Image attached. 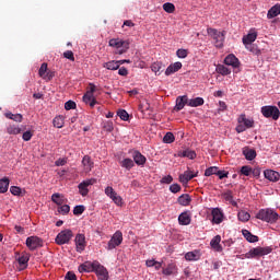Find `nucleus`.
Returning <instances> with one entry per match:
<instances>
[{
    "label": "nucleus",
    "mask_w": 280,
    "mask_h": 280,
    "mask_svg": "<svg viewBox=\"0 0 280 280\" xmlns=\"http://www.w3.org/2000/svg\"><path fill=\"white\" fill-rule=\"evenodd\" d=\"M256 218L262 222H268V224H275L277 220H279V213L270 208H267L259 210Z\"/></svg>",
    "instance_id": "nucleus-1"
},
{
    "label": "nucleus",
    "mask_w": 280,
    "mask_h": 280,
    "mask_svg": "<svg viewBox=\"0 0 280 280\" xmlns=\"http://www.w3.org/2000/svg\"><path fill=\"white\" fill-rule=\"evenodd\" d=\"M261 115L266 117V119H273V121L279 120L280 110L279 107L272 105L262 106L260 109Z\"/></svg>",
    "instance_id": "nucleus-2"
},
{
    "label": "nucleus",
    "mask_w": 280,
    "mask_h": 280,
    "mask_svg": "<svg viewBox=\"0 0 280 280\" xmlns=\"http://www.w3.org/2000/svg\"><path fill=\"white\" fill-rule=\"evenodd\" d=\"M109 47L118 49V54L120 55L126 54L128 49H130V42L120 38H112L109 39Z\"/></svg>",
    "instance_id": "nucleus-3"
},
{
    "label": "nucleus",
    "mask_w": 280,
    "mask_h": 280,
    "mask_svg": "<svg viewBox=\"0 0 280 280\" xmlns=\"http://www.w3.org/2000/svg\"><path fill=\"white\" fill-rule=\"evenodd\" d=\"M207 32L208 36H211V38H213L215 47H218L219 49H221V47H224V32H220L215 28H208Z\"/></svg>",
    "instance_id": "nucleus-4"
},
{
    "label": "nucleus",
    "mask_w": 280,
    "mask_h": 280,
    "mask_svg": "<svg viewBox=\"0 0 280 280\" xmlns=\"http://www.w3.org/2000/svg\"><path fill=\"white\" fill-rule=\"evenodd\" d=\"M270 253H272V248L271 247H256V248H252L246 255L245 257L247 259H253L255 257H264L265 255H270Z\"/></svg>",
    "instance_id": "nucleus-5"
},
{
    "label": "nucleus",
    "mask_w": 280,
    "mask_h": 280,
    "mask_svg": "<svg viewBox=\"0 0 280 280\" xmlns=\"http://www.w3.org/2000/svg\"><path fill=\"white\" fill-rule=\"evenodd\" d=\"M73 237V231L67 229L61 231L55 238L56 244H58V246H62L65 244H69V242H71Z\"/></svg>",
    "instance_id": "nucleus-6"
},
{
    "label": "nucleus",
    "mask_w": 280,
    "mask_h": 280,
    "mask_svg": "<svg viewBox=\"0 0 280 280\" xmlns=\"http://www.w3.org/2000/svg\"><path fill=\"white\" fill-rule=\"evenodd\" d=\"M124 242V234L121 231H116L107 244V250L115 249L116 246H120Z\"/></svg>",
    "instance_id": "nucleus-7"
},
{
    "label": "nucleus",
    "mask_w": 280,
    "mask_h": 280,
    "mask_svg": "<svg viewBox=\"0 0 280 280\" xmlns=\"http://www.w3.org/2000/svg\"><path fill=\"white\" fill-rule=\"evenodd\" d=\"M26 246L31 250H36V248H43V240L38 236H28L26 238Z\"/></svg>",
    "instance_id": "nucleus-8"
},
{
    "label": "nucleus",
    "mask_w": 280,
    "mask_h": 280,
    "mask_svg": "<svg viewBox=\"0 0 280 280\" xmlns=\"http://www.w3.org/2000/svg\"><path fill=\"white\" fill-rule=\"evenodd\" d=\"M224 65L233 67L234 73H240V59L235 55H228L224 59Z\"/></svg>",
    "instance_id": "nucleus-9"
},
{
    "label": "nucleus",
    "mask_w": 280,
    "mask_h": 280,
    "mask_svg": "<svg viewBox=\"0 0 280 280\" xmlns=\"http://www.w3.org/2000/svg\"><path fill=\"white\" fill-rule=\"evenodd\" d=\"M95 275L100 280H108V270L102 264L96 262V267L94 268Z\"/></svg>",
    "instance_id": "nucleus-10"
},
{
    "label": "nucleus",
    "mask_w": 280,
    "mask_h": 280,
    "mask_svg": "<svg viewBox=\"0 0 280 280\" xmlns=\"http://www.w3.org/2000/svg\"><path fill=\"white\" fill-rule=\"evenodd\" d=\"M74 242L77 253H83V250L86 248V236H84V234H77Z\"/></svg>",
    "instance_id": "nucleus-11"
},
{
    "label": "nucleus",
    "mask_w": 280,
    "mask_h": 280,
    "mask_svg": "<svg viewBox=\"0 0 280 280\" xmlns=\"http://www.w3.org/2000/svg\"><path fill=\"white\" fill-rule=\"evenodd\" d=\"M97 260L94 261H85L84 264L79 266V272H94L95 267L97 266Z\"/></svg>",
    "instance_id": "nucleus-12"
},
{
    "label": "nucleus",
    "mask_w": 280,
    "mask_h": 280,
    "mask_svg": "<svg viewBox=\"0 0 280 280\" xmlns=\"http://www.w3.org/2000/svg\"><path fill=\"white\" fill-rule=\"evenodd\" d=\"M95 183V179H86L79 184V192L84 197L89 196V187Z\"/></svg>",
    "instance_id": "nucleus-13"
},
{
    "label": "nucleus",
    "mask_w": 280,
    "mask_h": 280,
    "mask_svg": "<svg viewBox=\"0 0 280 280\" xmlns=\"http://www.w3.org/2000/svg\"><path fill=\"white\" fill-rule=\"evenodd\" d=\"M255 40H257V32L255 31V28H252L247 35L243 36V45H245V47L248 45H253Z\"/></svg>",
    "instance_id": "nucleus-14"
},
{
    "label": "nucleus",
    "mask_w": 280,
    "mask_h": 280,
    "mask_svg": "<svg viewBox=\"0 0 280 280\" xmlns=\"http://www.w3.org/2000/svg\"><path fill=\"white\" fill-rule=\"evenodd\" d=\"M211 213L213 224H222L224 220V213H222V210H220V208H214Z\"/></svg>",
    "instance_id": "nucleus-15"
},
{
    "label": "nucleus",
    "mask_w": 280,
    "mask_h": 280,
    "mask_svg": "<svg viewBox=\"0 0 280 280\" xmlns=\"http://www.w3.org/2000/svg\"><path fill=\"white\" fill-rule=\"evenodd\" d=\"M196 176H198V173L194 174V172L188 170L179 175V183H182V185H187V183L196 178Z\"/></svg>",
    "instance_id": "nucleus-16"
},
{
    "label": "nucleus",
    "mask_w": 280,
    "mask_h": 280,
    "mask_svg": "<svg viewBox=\"0 0 280 280\" xmlns=\"http://www.w3.org/2000/svg\"><path fill=\"white\" fill-rule=\"evenodd\" d=\"M264 176L265 178H267V180H270L271 183H277L280 178L279 172L273 170H266L264 172Z\"/></svg>",
    "instance_id": "nucleus-17"
},
{
    "label": "nucleus",
    "mask_w": 280,
    "mask_h": 280,
    "mask_svg": "<svg viewBox=\"0 0 280 280\" xmlns=\"http://www.w3.org/2000/svg\"><path fill=\"white\" fill-rule=\"evenodd\" d=\"M238 124H242L246 129L255 128V120L253 118H246V114H242L238 117Z\"/></svg>",
    "instance_id": "nucleus-18"
},
{
    "label": "nucleus",
    "mask_w": 280,
    "mask_h": 280,
    "mask_svg": "<svg viewBox=\"0 0 280 280\" xmlns=\"http://www.w3.org/2000/svg\"><path fill=\"white\" fill-rule=\"evenodd\" d=\"M132 159L136 165H139L140 167H143L145 165V161H148V159H145L144 155L139 151H133Z\"/></svg>",
    "instance_id": "nucleus-19"
},
{
    "label": "nucleus",
    "mask_w": 280,
    "mask_h": 280,
    "mask_svg": "<svg viewBox=\"0 0 280 280\" xmlns=\"http://www.w3.org/2000/svg\"><path fill=\"white\" fill-rule=\"evenodd\" d=\"M183 69V63L177 61L172 65H170L165 70V75H172Z\"/></svg>",
    "instance_id": "nucleus-20"
},
{
    "label": "nucleus",
    "mask_w": 280,
    "mask_h": 280,
    "mask_svg": "<svg viewBox=\"0 0 280 280\" xmlns=\"http://www.w3.org/2000/svg\"><path fill=\"white\" fill-rule=\"evenodd\" d=\"M221 242H222V236L215 235L210 242L211 248H213V250H215L217 253H222L223 248H222V245H220Z\"/></svg>",
    "instance_id": "nucleus-21"
},
{
    "label": "nucleus",
    "mask_w": 280,
    "mask_h": 280,
    "mask_svg": "<svg viewBox=\"0 0 280 280\" xmlns=\"http://www.w3.org/2000/svg\"><path fill=\"white\" fill-rule=\"evenodd\" d=\"M188 105L189 104V98L187 97V95H184V96H178L176 98V105H175V108L174 110H183V108H185V105Z\"/></svg>",
    "instance_id": "nucleus-22"
},
{
    "label": "nucleus",
    "mask_w": 280,
    "mask_h": 280,
    "mask_svg": "<svg viewBox=\"0 0 280 280\" xmlns=\"http://www.w3.org/2000/svg\"><path fill=\"white\" fill-rule=\"evenodd\" d=\"M82 165H83V172L85 174H89V172H91L94 167V163L93 161L91 160V156L89 155H85L82 160Z\"/></svg>",
    "instance_id": "nucleus-23"
},
{
    "label": "nucleus",
    "mask_w": 280,
    "mask_h": 280,
    "mask_svg": "<svg viewBox=\"0 0 280 280\" xmlns=\"http://www.w3.org/2000/svg\"><path fill=\"white\" fill-rule=\"evenodd\" d=\"M178 223L182 226H189V224H191V215L189 212H182L178 217Z\"/></svg>",
    "instance_id": "nucleus-24"
},
{
    "label": "nucleus",
    "mask_w": 280,
    "mask_h": 280,
    "mask_svg": "<svg viewBox=\"0 0 280 280\" xmlns=\"http://www.w3.org/2000/svg\"><path fill=\"white\" fill-rule=\"evenodd\" d=\"M243 155L247 161H255V159L257 158V151H255V149L245 147L243 148Z\"/></svg>",
    "instance_id": "nucleus-25"
},
{
    "label": "nucleus",
    "mask_w": 280,
    "mask_h": 280,
    "mask_svg": "<svg viewBox=\"0 0 280 280\" xmlns=\"http://www.w3.org/2000/svg\"><path fill=\"white\" fill-rule=\"evenodd\" d=\"M83 102L84 104H88L91 108H94L95 104H97V100H95V96L88 92L83 95Z\"/></svg>",
    "instance_id": "nucleus-26"
},
{
    "label": "nucleus",
    "mask_w": 280,
    "mask_h": 280,
    "mask_svg": "<svg viewBox=\"0 0 280 280\" xmlns=\"http://www.w3.org/2000/svg\"><path fill=\"white\" fill-rule=\"evenodd\" d=\"M16 260L19 262L20 270H25V268H27V264L30 261V255L22 254L20 257H18Z\"/></svg>",
    "instance_id": "nucleus-27"
},
{
    "label": "nucleus",
    "mask_w": 280,
    "mask_h": 280,
    "mask_svg": "<svg viewBox=\"0 0 280 280\" xmlns=\"http://www.w3.org/2000/svg\"><path fill=\"white\" fill-rule=\"evenodd\" d=\"M242 233H243V237H245L247 242H250L252 244H255V242H259V236L254 235L253 233H250V231L242 230Z\"/></svg>",
    "instance_id": "nucleus-28"
},
{
    "label": "nucleus",
    "mask_w": 280,
    "mask_h": 280,
    "mask_svg": "<svg viewBox=\"0 0 280 280\" xmlns=\"http://www.w3.org/2000/svg\"><path fill=\"white\" fill-rule=\"evenodd\" d=\"M121 61L112 60L103 63L104 69H108V71H117L119 69V63Z\"/></svg>",
    "instance_id": "nucleus-29"
},
{
    "label": "nucleus",
    "mask_w": 280,
    "mask_h": 280,
    "mask_svg": "<svg viewBox=\"0 0 280 280\" xmlns=\"http://www.w3.org/2000/svg\"><path fill=\"white\" fill-rule=\"evenodd\" d=\"M177 202L182 207H189V203L191 202V197H189L188 194L180 195L177 199Z\"/></svg>",
    "instance_id": "nucleus-30"
},
{
    "label": "nucleus",
    "mask_w": 280,
    "mask_h": 280,
    "mask_svg": "<svg viewBox=\"0 0 280 280\" xmlns=\"http://www.w3.org/2000/svg\"><path fill=\"white\" fill-rule=\"evenodd\" d=\"M186 261H198L200 259V252L194 250V252H188L185 255Z\"/></svg>",
    "instance_id": "nucleus-31"
},
{
    "label": "nucleus",
    "mask_w": 280,
    "mask_h": 280,
    "mask_svg": "<svg viewBox=\"0 0 280 280\" xmlns=\"http://www.w3.org/2000/svg\"><path fill=\"white\" fill-rule=\"evenodd\" d=\"M280 14V4L271 7L267 13V19H275Z\"/></svg>",
    "instance_id": "nucleus-32"
},
{
    "label": "nucleus",
    "mask_w": 280,
    "mask_h": 280,
    "mask_svg": "<svg viewBox=\"0 0 280 280\" xmlns=\"http://www.w3.org/2000/svg\"><path fill=\"white\" fill-rule=\"evenodd\" d=\"M10 187V178L3 177L0 179V194H5Z\"/></svg>",
    "instance_id": "nucleus-33"
},
{
    "label": "nucleus",
    "mask_w": 280,
    "mask_h": 280,
    "mask_svg": "<svg viewBox=\"0 0 280 280\" xmlns=\"http://www.w3.org/2000/svg\"><path fill=\"white\" fill-rule=\"evenodd\" d=\"M7 119H12V121H16L18 124H21L23 121V115L21 114H12V112H8L4 114Z\"/></svg>",
    "instance_id": "nucleus-34"
},
{
    "label": "nucleus",
    "mask_w": 280,
    "mask_h": 280,
    "mask_svg": "<svg viewBox=\"0 0 280 280\" xmlns=\"http://www.w3.org/2000/svg\"><path fill=\"white\" fill-rule=\"evenodd\" d=\"M205 104L203 97H196L188 101V106H191L192 108H197V106H202Z\"/></svg>",
    "instance_id": "nucleus-35"
},
{
    "label": "nucleus",
    "mask_w": 280,
    "mask_h": 280,
    "mask_svg": "<svg viewBox=\"0 0 280 280\" xmlns=\"http://www.w3.org/2000/svg\"><path fill=\"white\" fill-rule=\"evenodd\" d=\"M224 200H226V202H230V205H232V207H237V202L235 200H233V191L228 190L222 194Z\"/></svg>",
    "instance_id": "nucleus-36"
},
{
    "label": "nucleus",
    "mask_w": 280,
    "mask_h": 280,
    "mask_svg": "<svg viewBox=\"0 0 280 280\" xmlns=\"http://www.w3.org/2000/svg\"><path fill=\"white\" fill-rule=\"evenodd\" d=\"M51 200L55 205H58V207H62L65 205V197L58 192L52 194Z\"/></svg>",
    "instance_id": "nucleus-37"
},
{
    "label": "nucleus",
    "mask_w": 280,
    "mask_h": 280,
    "mask_svg": "<svg viewBox=\"0 0 280 280\" xmlns=\"http://www.w3.org/2000/svg\"><path fill=\"white\" fill-rule=\"evenodd\" d=\"M7 132L8 135H21V132H23V129H21V127L16 125H9L7 127Z\"/></svg>",
    "instance_id": "nucleus-38"
},
{
    "label": "nucleus",
    "mask_w": 280,
    "mask_h": 280,
    "mask_svg": "<svg viewBox=\"0 0 280 280\" xmlns=\"http://www.w3.org/2000/svg\"><path fill=\"white\" fill-rule=\"evenodd\" d=\"M215 71L220 73V75H231V69L224 65H218Z\"/></svg>",
    "instance_id": "nucleus-39"
},
{
    "label": "nucleus",
    "mask_w": 280,
    "mask_h": 280,
    "mask_svg": "<svg viewBox=\"0 0 280 280\" xmlns=\"http://www.w3.org/2000/svg\"><path fill=\"white\" fill-rule=\"evenodd\" d=\"M151 71H153L155 75H161V73H163V63L162 62L152 63Z\"/></svg>",
    "instance_id": "nucleus-40"
},
{
    "label": "nucleus",
    "mask_w": 280,
    "mask_h": 280,
    "mask_svg": "<svg viewBox=\"0 0 280 280\" xmlns=\"http://www.w3.org/2000/svg\"><path fill=\"white\" fill-rule=\"evenodd\" d=\"M178 156H183V158H186V159L194 160V159H196V151L187 149L185 151L179 152Z\"/></svg>",
    "instance_id": "nucleus-41"
},
{
    "label": "nucleus",
    "mask_w": 280,
    "mask_h": 280,
    "mask_svg": "<svg viewBox=\"0 0 280 280\" xmlns=\"http://www.w3.org/2000/svg\"><path fill=\"white\" fill-rule=\"evenodd\" d=\"M176 272V265L170 264L166 268L162 270V273L170 277Z\"/></svg>",
    "instance_id": "nucleus-42"
},
{
    "label": "nucleus",
    "mask_w": 280,
    "mask_h": 280,
    "mask_svg": "<svg viewBox=\"0 0 280 280\" xmlns=\"http://www.w3.org/2000/svg\"><path fill=\"white\" fill-rule=\"evenodd\" d=\"M121 167H125V170L130 171L131 167H135V161L132 159L127 158L120 162Z\"/></svg>",
    "instance_id": "nucleus-43"
},
{
    "label": "nucleus",
    "mask_w": 280,
    "mask_h": 280,
    "mask_svg": "<svg viewBox=\"0 0 280 280\" xmlns=\"http://www.w3.org/2000/svg\"><path fill=\"white\" fill-rule=\"evenodd\" d=\"M237 218L240 222H248V220H250V213L246 212L245 210H241L237 213Z\"/></svg>",
    "instance_id": "nucleus-44"
},
{
    "label": "nucleus",
    "mask_w": 280,
    "mask_h": 280,
    "mask_svg": "<svg viewBox=\"0 0 280 280\" xmlns=\"http://www.w3.org/2000/svg\"><path fill=\"white\" fill-rule=\"evenodd\" d=\"M52 125L55 128H63L65 127V118L62 116H57L52 120Z\"/></svg>",
    "instance_id": "nucleus-45"
},
{
    "label": "nucleus",
    "mask_w": 280,
    "mask_h": 280,
    "mask_svg": "<svg viewBox=\"0 0 280 280\" xmlns=\"http://www.w3.org/2000/svg\"><path fill=\"white\" fill-rule=\"evenodd\" d=\"M164 12H167V14H174L176 11V7L172 2H166L163 4Z\"/></svg>",
    "instance_id": "nucleus-46"
},
{
    "label": "nucleus",
    "mask_w": 280,
    "mask_h": 280,
    "mask_svg": "<svg viewBox=\"0 0 280 280\" xmlns=\"http://www.w3.org/2000/svg\"><path fill=\"white\" fill-rule=\"evenodd\" d=\"M245 47H246V49H248V51L254 54V56H261V50L257 47V45L249 44V45H247Z\"/></svg>",
    "instance_id": "nucleus-47"
},
{
    "label": "nucleus",
    "mask_w": 280,
    "mask_h": 280,
    "mask_svg": "<svg viewBox=\"0 0 280 280\" xmlns=\"http://www.w3.org/2000/svg\"><path fill=\"white\" fill-rule=\"evenodd\" d=\"M218 166H210L206 170L205 176H213V174L217 176L218 175Z\"/></svg>",
    "instance_id": "nucleus-48"
},
{
    "label": "nucleus",
    "mask_w": 280,
    "mask_h": 280,
    "mask_svg": "<svg viewBox=\"0 0 280 280\" xmlns=\"http://www.w3.org/2000/svg\"><path fill=\"white\" fill-rule=\"evenodd\" d=\"M109 198L110 200H113V202H115V205H117V207H121L122 199H121V196L117 195V192H114V195L110 196Z\"/></svg>",
    "instance_id": "nucleus-49"
},
{
    "label": "nucleus",
    "mask_w": 280,
    "mask_h": 280,
    "mask_svg": "<svg viewBox=\"0 0 280 280\" xmlns=\"http://www.w3.org/2000/svg\"><path fill=\"white\" fill-rule=\"evenodd\" d=\"M10 191L12 196H23V190L19 186H11Z\"/></svg>",
    "instance_id": "nucleus-50"
},
{
    "label": "nucleus",
    "mask_w": 280,
    "mask_h": 280,
    "mask_svg": "<svg viewBox=\"0 0 280 280\" xmlns=\"http://www.w3.org/2000/svg\"><path fill=\"white\" fill-rule=\"evenodd\" d=\"M240 172L243 176H250V174H253V168L248 165H245L241 167Z\"/></svg>",
    "instance_id": "nucleus-51"
},
{
    "label": "nucleus",
    "mask_w": 280,
    "mask_h": 280,
    "mask_svg": "<svg viewBox=\"0 0 280 280\" xmlns=\"http://www.w3.org/2000/svg\"><path fill=\"white\" fill-rule=\"evenodd\" d=\"M174 141H175V137H174V133L172 132H167L163 138L164 143H174Z\"/></svg>",
    "instance_id": "nucleus-52"
},
{
    "label": "nucleus",
    "mask_w": 280,
    "mask_h": 280,
    "mask_svg": "<svg viewBox=\"0 0 280 280\" xmlns=\"http://www.w3.org/2000/svg\"><path fill=\"white\" fill-rule=\"evenodd\" d=\"M117 115L122 121H128L130 117V115H128V112H126L125 109L118 110Z\"/></svg>",
    "instance_id": "nucleus-53"
},
{
    "label": "nucleus",
    "mask_w": 280,
    "mask_h": 280,
    "mask_svg": "<svg viewBox=\"0 0 280 280\" xmlns=\"http://www.w3.org/2000/svg\"><path fill=\"white\" fill-rule=\"evenodd\" d=\"M58 211L62 214V215H67V213H69V211H71V207H69V205H61L58 208Z\"/></svg>",
    "instance_id": "nucleus-54"
},
{
    "label": "nucleus",
    "mask_w": 280,
    "mask_h": 280,
    "mask_svg": "<svg viewBox=\"0 0 280 280\" xmlns=\"http://www.w3.org/2000/svg\"><path fill=\"white\" fill-rule=\"evenodd\" d=\"M104 130L106 132H113V130H115V127L113 125V121L108 120L106 122H104V126H103Z\"/></svg>",
    "instance_id": "nucleus-55"
},
{
    "label": "nucleus",
    "mask_w": 280,
    "mask_h": 280,
    "mask_svg": "<svg viewBox=\"0 0 280 280\" xmlns=\"http://www.w3.org/2000/svg\"><path fill=\"white\" fill-rule=\"evenodd\" d=\"M84 211H85L84 206H75L73 208V214L74 215H82L84 213Z\"/></svg>",
    "instance_id": "nucleus-56"
},
{
    "label": "nucleus",
    "mask_w": 280,
    "mask_h": 280,
    "mask_svg": "<svg viewBox=\"0 0 280 280\" xmlns=\"http://www.w3.org/2000/svg\"><path fill=\"white\" fill-rule=\"evenodd\" d=\"M63 58H67V60H71V62H75V57L73 56V51L71 50L65 51Z\"/></svg>",
    "instance_id": "nucleus-57"
},
{
    "label": "nucleus",
    "mask_w": 280,
    "mask_h": 280,
    "mask_svg": "<svg viewBox=\"0 0 280 280\" xmlns=\"http://www.w3.org/2000/svg\"><path fill=\"white\" fill-rule=\"evenodd\" d=\"M38 73H39V78H44L46 75V73H47V63L46 62L42 63Z\"/></svg>",
    "instance_id": "nucleus-58"
},
{
    "label": "nucleus",
    "mask_w": 280,
    "mask_h": 280,
    "mask_svg": "<svg viewBox=\"0 0 280 280\" xmlns=\"http://www.w3.org/2000/svg\"><path fill=\"white\" fill-rule=\"evenodd\" d=\"M32 137H34V132H32L31 130L25 131V132L22 135L23 141H31V140H32Z\"/></svg>",
    "instance_id": "nucleus-59"
},
{
    "label": "nucleus",
    "mask_w": 280,
    "mask_h": 280,
    "mask_svg": "<svg viewBox=\"0 0 280 280\" xmlns=\"http://www.w3.org/2000/svg\"><path fill=\"white\" fill-rule=\"evenodd\" d=\"M65 108H66V110H73V109H75V102H73V101L66 102Z\"/></svg>",
    "instance_id": "nucleus-60"
},
{
    "label": "nucleus",
    "mask_w": 280,
    "mask_h": 280,
    "mask_svg": "<svg viewBox=\"0 0 280 280\" xmlns=\"http://www.w3.org/2000/svg\"><path fill=\"white\" fill-rule=\"evenodd\" d=\"M180 185L178 184H172L170 186V191H172V194H178V191H180Z\"/></svg>",
    "instance_id": "nucleus-61"
},
{
    "label": "nucleus",
    "mask_w": 280,
    "mask_h": 280,
    "mask_svg": "<svg viewBox=\"0 0 280 280\" xmlns=\"http://www.w3.org/2000/svg\"><path fill=\"white\" fill-rule=\"evenodd\" d=\"M173 180H174V177H172V175H167L161 179V183L164 185H170Z\"/></svg>",
    "instance_id": "nucleus-62"
},
{
    "label": "nucleus",
    "mask_w": 280,
    "mask_h": 280,
    "mask_svg": "<svg viewBox=\"0 0 280 280\" xmlns=\"http://www.w3.org/2000/svg\"><path fill=\"white\" fill-rule=\"evenodd\" d=\"M176 56L179 58H187L188 51H187V49H178L176 51Z\"/></svg>",
    "instance_id": "nucleus-63"
},
{
    "label": "nucleus",
    "mask_w": 280,
    "mask_h": 280,
    "mask_svg": "<svg viewBox=\"0 0 280 280\" xmlns=\"http://www.w3.org/2000/svg\"><path fill=\"white\" fill-rule=\"evenodd\" d=\"M66 280H78V277L75 276V273L73 271H68L65 276Z\"/></svg>",
    "instance_id": "nucleus-64"
}]
</instances>
